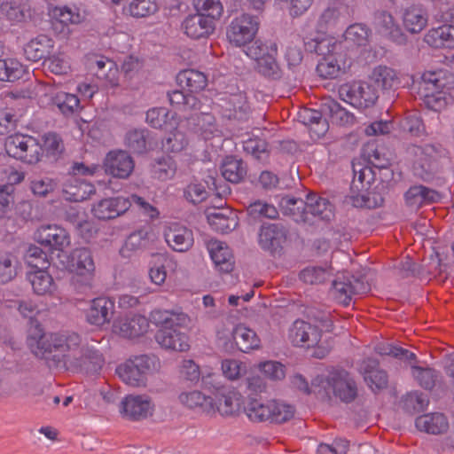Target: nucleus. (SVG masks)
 Masks as SVG:
<instances>
[{"label": "nucleus", "instance_id": "f704fd0d", "mask_svg": "<svg viewBox=\"0 0 454 454\" xmlns=\"http://www.w3.org/2000/svg\"><path fill=\"white\" fill-rule=\"evenodd\" d=\"M232 337L237 347L242 352H248L250 350L256 349L261 345V340L256 333L253 329L242 324L234 327L232 331Z\"/></svg>", "mask_w": 454, "mask_h": 454}, {"label": "nucleus", "instance_id": "cd10ccee", "mask_svg": "<svg viewBox=\"0 0 454 454\" xmlns=\"http://www.w3.org/2000/svg\"><path fill=\"white\" fill-rule=\"evenodd\" d=\"M322 113L327 116L333 124L343 127H350L356 123L355 115L342 107L334 99H326L322 104Z\"/></svg>", "mask_w": 454, "mask_h": 454}, {"label": "nucleus", "instance_id": "72a5a7b5", "mask_svg": "<svg viewBox=\"0 0 454 454\" xmlns=\"http://www.w3.org/2000/svg\"><path fill=\"white\" fill-rule=\"evenodd\" d=\"M94 192L95 188L92 184L75 177H70L63 187L64 198L69 201H82Z\"/></svg>", "mask_w": 454, "mask_h": 454}, {"label": "nucleus", "instance_id": "9d476101", "mask_svg": "<svg viewBox=\"0 0 454 454\" xmlns=\"http://www.w3.org/2000/svg\"><path fill=\"white\" fill-rule=\"evenodd\" d=\"M338 92L341 100L358 109L372 106L378 98L376 89L364 82L344 83Z\"/></svg>", "mask_w": 454, "mask_h": 454}, {"label": "nucleus", "instance_id": "f3484780", "mask_svg": "<svg viewBox=\"0 0 454 454\" xmlns=\"http://www.w3.org/2000/svg\"><path fill=\"white\" fill-rule=\"evenodd\" d=\"M35 239L37 242L62 251L70 243L68 232L62 227L56 224L42 225L35 233Z\"/></svg>", "mask_w": 454, "mask_h": 454}, {"label": "nucleus", "instance_id": "412c9836", "mask_svg": "<svg viewBox=\"0 0 454 454\" xmlns=\"http://www.w3.org/2000/svg\"><path fill=\"white\" fill-rule=\"evenodd\" d=\"M401 20L407 32L419 34L427 27L428 15L422 4H411L402 9Z\"/></svg>", "mask_w": 454, "mask_h": 454}, {"label": "nucleus", "instance_id": "f03ea898", "mask_svg": "<svg viewBox=\"0 0 454 454\" xmlns=\"http://www.w3.org/2000/svg\"><path fill=\"white\" fill-rule=\"evenodd\" d=\"M308 49L323 56L317 66V72L325 79H335L350 67L349 59L341 51V45L333 38L313 40L308 43Z\"/></svg>", "mask_w": 454, "mask_h": 454}, {"label": "nucleus", "instance_id": "f8f14e48", "mask_svg": "<svg viewBox=\"0 0 454 454\" xmlns=\"http://www.w3.org/2000/svg\"><path fill=\"white\" fill-rule=\"evenodd\" d=\"M260 20L257 16L242 14L235 18L227 30V37L235 46H245L251 43L259 29Z\"/></svg>", "mask_w": 454, "mask_h": 454}, {"label": "nucleus", "instance_id": "20e7f679", "mask_svg": "<svg viewBox=\"0 0 454 454\" xmlns=\"http://www.w3.org/2000/svg\"><path fill=\"white\" fill-rule=\"evenodd\" d=\"M212 373L203 376L202 385L211 390L212 414L219 413L222 416H230L237 412L240 406L239 395L235 391L223 386V380H228L223 372Z\"/></svg>", "mask_w": 454, "mask_h": 454}, {"label": "nucleus", "instance_id": "5701e85b", "mask_svg": "<svg viewBox=\"0 0 454 454\" xmlns=\"http://www.w3.org/2000/svg\"><path fill=\"white\" fill-rule=\"evenodd\" d=\"M179 325L161 327L155 339L163 348L185 351L189 348L188 337L178 329Z\"/></svg>", "mask_w": 454, "mask_h": 454}, {"label": "nucleus", "instance_id": "774afa93", "mask_svg": "<svg viewBox=\"0 0 454 454\" xmlns=\"http://www.w3.org/2000/svg\"><path fill=\"white\" fill-rule=\"evenodd\" d=\"M363 377L372 392L376 393L387 387L388 376L386 371H364Z\"/></svg>", "mask_w": 454, "mask_h": 454}, {"label": "nucleus", "instance_id": "6e6d98bb", "mask_svg": "<svg viewBox=\"0 0 454 454\" xmlns=\"http://www.w3.org/2000/svg\"><path fill=\"white\" fill-rule=\"evenodd\" d=\"M314 0H274V6L286 12L292 18L305 14L312 6Z\"/></svg>", "mask_w": 454, "mask_h": 454}, {"label": "nucleus", "instance_id": "338daca9", "mask_svg": "<svg viewBox=\"0 0 454 454\" xmlns=\"http://www.w3.org/2000/svg\"><path fill=\"white\" fill-rule=\"evenodd\" d=\"M156 367H160V361L153 354L131 356L124 364V369H151Z\"/></svg>", "mask_w": 454, "mask_h": 454}, {"label": "nucleus", "instance_id": "9b49d317", "mask_svg": "<svg viewBox=\"0 0 454 454\" xmlns=\"http://www.w3.org/2000/svg\"><path fill=\"white\" fill-rule=\"evenodd\" d=\"M155 404L146 395H127L120 404L121 416L130 421H141L153 415Z\"/></svg>", "mask_w": 454, "mask_h": 454}, {"label": "nucleus", "instance_id": "5fc2aeb1", "mask_svg": "<svg viewBox=\"0 0 454 454\" xmlns=\"http://www.w3.org/2000/svg\"><path fill=\"white\" fill-rule=\"evenodd\" d=\"M176 168V163L172 157L162 156L153 163L152 174L158 180L167 181L175 176Z\"/></svg>", "mask_w": 454, "mask_h": 454}, {"label": "nucleus", "instance_id": "58836bf2", "mask_svg": "<svg viewBox=\"0 0 454 454\" xmlns=\"http://www.w3.org/2000/svg\"><path fill=\"white\" fill-rule=\"evenodd\" d=\"M440 199L437 192L419 185L411 187L405 193V200L409 207L418 208L424 204L435 202Z\"/></svg>", "mask_w": 454, "mask_h": 454}, {"label": "nucleus", "instance_id": "4468645a", "mask_svg": "<svg viewBox=\"0 0 454 454\" xmlns=\"http://www.w3.org/2000/svg\"><path fill=\"white\" fill-rule=\"evenodd\" d=\"M130 207L131 200L127 197H110L95 202L91 213L98 220L107 221L122 215Z\"/></svg>", "mask_w": 454, "mask_h": 454}, {"label": "nucleus", "instance_id": "de8ad7c7", "mask_svg": "<svg viewBox=\"0 0 454 454\" xmlns=\"http://www.w3.org/2000/svg\"><path fill=\"white\" fill-rule=\"evenodd\" d=\"M221 173L225 180L237 184L244 178L247 169L242 160L226 157L222 164Z\"/></svg>", "mask_w": 454, "mask_h": 454}, {"label": "nucleus", "instance_id": "69168bd1", "mask_svg": "<svg viewBox=\"0 0 454 454\" xmlns=\"http://www.w3.org/2000/svg\"><path fill=\"white\" fill-rule=\"evenodd\" d=\"M125 144L133 153H144L146 149V130L145 129L129 130L125 136Z\"/></svg>", "mask_w": 454, "mask_h": 454}, {"label": "nucleus", "instance_id": "7ed1b4c3", "mask_svg": "<svg viewBox=\"0 0 454 454\" xmlns=\"http://www.w3.org/2000/svg\"><path fill=\"white\" fill-rule=\"evenodd\" d=\"M63 256L66 261H61V263L72 275V285L81 292L90 288L96 270L91 251L85 247H79Z\"/></svg>", "mask_w": 454, "mask_h": 454}, {"label": "nucleus", "instance_id": "7c9ffc66", "mask_svg": "<svg viewBox=\"0 0 454 454\" xmlns=\"http://www.w3.org/2000/svg\"><path fill=\"white\" fill-rule=\"evenodd\" d=\"M286 240V231L280 225L270 223L263 225L259 233V244L264 250L274 252Z\"/></svg>", "mask_w": 454, "mask_h": 454}, {"label": "nucleus", "instance_id": "a18cd8bd", "mask_svg": "<svg viewBox=\"0 0 454 454\" xmlns=\"http://www.w3.org/2000/svg\"><path fill=\"white\" fill-rule=\"evenodd\" d=\"M305 210L323 220H330L333 215V206L325 198L317 194H309L305 202Z\"/></svg>", "mask_w": 454, "mask_h": 454}, {"label": "nucleus", "instance_id": "b1692460", "mask_svg": "<svg viewBox=\"0 0 454 454\" xmlns=\"http://www.w3.org/2000/svg\"><path fill=\"white\" fill-rule=\"evenodd\" d=\"M114 312V302L106 297L94 299L86 312L87 321L93 325L102 326L109 323Z\"/></svg>", "mask_w": 454, "mask_h": 454}, {"label": "nucleus", "instance_id": "0eeeda50", "mask_svg": "<svg viewBox=\"0 0 454 454\" xmlns=\"http://www.w3.org/2000/svg\"><path fill=\"white\" fill-rule=\"evenodd\" d=\"M4 148L7 154L27 164L37 163L43 156L41 144L36 138L23 134L6 137Z\"/></svg>", "mask_w": 454, "mask_h": 454}, {"label": "nucleus", "instance_id": "aec40b11", "mask_svg": "<svg viewBox=\"0 0 454 454\" xmlns=\"http://www.w3.org/2000/svg\"><path fill=\"white\" fill-rule=\"evenodd\" d=\"M374 27L379 34L397 44H405L407 37L393 15L386 11L378 12L374 17Z\"/></svg>", "mask_w": 454, "mask_h": 454}, {"label": "nucleus", "instance_id": "4d7b16f0", "mask_svg": "<svg viewBox=\"0 0 454 454\" xmlns=\"http://www.w3.org/2000/svg\"><path fill=\"white\" fill-rule=\"evenodd\" d=\"M0 13L13 23H20L26 20L27 10L16 0H4L0 5Z\"/></svg>", "mask_w": 454, "mask_h": 454}, {"label": "nucleus", "instance_id": "393cba45", "mask_svg": "<svg viewBox=\"0 0 454 454\" xmlns=\"http://www.w3.org/2000/svg\"><path fill=\"white\" fill-rule=\"evenodd\" d=\"M207 248L218 270L228 273L233 270V254L226 243L210 239L207 243Z\"/></svg>", "mask_w": 454, "mask_h": 454}, {"label": "nucleus", "instance_id": "4be33fe9", "mask_svg": "<svg viewBox=\"0 0 454 454\" xmlns=\"http://www.w3.org/2000/svg\"><path fill=\"white\" fill-rule=\"evenodd\" d=\"M374 351L380 356H388L400 361V363L410 369H425L417 358V356L411 350L394 345L391 342L380 341L374 346Z\"/></svg>", "mask_w": 454, "mask_h": 454}, {"label": "nucleus", "instance_id": "c03bdc74", "mask_svg": "<svg viewBox=\"0 0 454 454\" xmlns=\"http://www.w3.org/2000/svg\"><path fill=\"white\" fill-rule=\"evenodd\" d=\"M159 10L156 0H131L123 7V13L136 19L146 18Z\"/></svg>", "mask_w": 454, "mask_h": 454}, {"label": "nucleus", "instance_id": "c9c22d12", "mask_svg": "<svg viewBox=\"0 0 454 454\" xmlns=\"http://www.w3.org/2000/svg\"><path fill=\"white\" fill-rule=\"evenodd\" d=\"M54 47L51 38L41 35L30 40L24 48V54L28 60L38 61L50 54Z\"/></svg>", "mask_w": 454, "mask_h": 454}, {"label": "nucleus", "instance_id": "79ce46f5", "mask_svg": "<svg viewBox=\"0 0 454 454\" xmlns=\"http://www.w3.org/2000/svg\"><path fill=\"white\" fill-rule=\"evenodd\" d=\"M146 122L154 129H171L176 125L174 114L164 107H154L146 113Z\"/></svg>", "mask_w": 454, "mask_h": 454}, {"label": "nucleus", "instance_id": "052dcab7", "mask_svg": "<svg viewBox=\"0 0 454 454\" xmlns=\"http://www.w3.org/2000/svg\"><path fill=\"white\" fill-rule=\"evenodd\" d=\"M25 69L16 59L0 58V81L13 82L22 76Z\"/></svg>", "mask_w": 454, "mask_h": 454}, {"label": "nucleus", "instance_id": "bb28decb", "mask_svg": "<svg viewBox=\"0 0 454 454\" xmlns=\"http://www.w3.org/2000/svg\"><path fill=\"white\" fill-rule=\"evenodd\" d=\"M415 427L418 430L427 434H441L448 431L450 424L443 413L430 412L417 417Z\"/></svg>", "mask_w": 454, "mask_h": 454}, {"label": "nucleus", "instance_id": "bf43d9fd", "mask_svg": "<svg viewBox=\"0 0 454 454\" xmlns=\"http://www.w3.org/2000/svg\"><path fill=\"white\" fill-rule=\"evenodd\" d=\"M19 262L10 252H0V283L12 280L17 274Z\"/></svg>", "mask_w": 454, "mask_h": 454}, {"label": "nucleus", "instance_id": "473e14b6", "mask_svg": "<svg viewBox=\"0 0 454 454\" xmlns=\"http://www.w3.org/2000/svg\"><path fill=\"white\" fill-rule=\"evenodd\" d=\"M207 217L212 229L218 232L227 233L238 226L237 215L227 208L209 212Z\"/></svg>", "mask_w": 454, "mask_h": 454}, {"label": "nucleus", "instance_id": "4c0bfd02", "mask_svg": "<svg viewBox=\"0 0 454 454\" xmlns=\"http://www.w3.org/2000/svg\"><path fill=\"white\" fill-rule=\"evenodd\" d=\"M176 81L182 89H186L192 93L204 90L207 83L206 75L194 69L181 71L176 76Z\"/></svg>", "mask_w": 454, "mask_h": 454}, {"label": "nucleus", "instance_id": "c756f323", "mask_svg": "<svg viewBox=\"0 0 454 454\" xmlns=\"http://www.w3.org/2000/svg\"><path fill=\"white\" fill-rule=\"evenodd\" d=\"M211 395H206L199 390L184 391L178 395L179 403L185 408L205 414H212Z\"/></svg>", "mask_w": 454, "mask_h": 454}, {"label": "nucleus", "instance_id": "dca6fc26", "mask_svg": "<svg viewBox=\"0 0 454 454\" xmlns=\"http://www.w3.org/2000/svg\"><path fill=\"white\" fill-rule=\"evenodd\" d=\"M289 339L295 346L314 348L321 339V331L316 325L296 320L289 330Z\"/></svg>", "mask_w": 454, "mask_h": 454}, {"label": "nucleus", "instance_id": "2eb2a0df", "mask_svg": "<svg viewBox=\"0 0 454 454\" xmlns=\"http://www.w3.org/2000/svg\"><path fill=\"white\" fill-rule=\"evenodd\" d=\"M163 235L168 246L176 252H186L194 243L192 230L179 223L172 222L166 223Z\"/></svg>", "mask_w": 454, "mask_h": 454}, {"label": "nucleus", "instance_id": "ddd939ff", "mask_svg": "<svg viewBox=\"0 0 454 454\" xmlns=\"http://www.w3.org/2000/svg\"><path fill=\"white\" fill-rule=\"evenodd\" d=\"M149 327V320L145 316L129 313L117 317L113 323L112 330L121 338L134 340L144 336Z\"/></svg>", "mask_w": 454, "mask_h": 454}, {"label": "nucleus", "instance_id": "a19ab883", "mask_svg": "<svg viewBox=\"0 0 454 454\" xmlns=\"http://www.w3.org/2000/svg\"><path fill=\"white\" fill-rule=\"evenodd\" d=\"M270 409H273L271 407V400L262 403L261 399L250 397L247 399L245 411L251 421L270 422V417L272 416V414L270 415Z\"/></svg>", "mask_w": 454, "mask_h": 454}, {"label": "nucleus", "instance_id": "1a4fd4ad", "mask_svg": "<svg viewBox=\"0 0 454 454\" xmlns=\"http://www.w3.org/2000/svg\"><path fill=\"white\" fill-rule=\"evenodd\" d=\"M327 376L320 380L322 386H325V391L321 397H329L330 391L341 402L351 403L357 396L356 381L349 376L347 371H329Z\"/></svg>", "mask_w": 454, "mask_h": 454}, {"label": "nucleus", "instance_id": "ea45409f", "mask_svg": "<svg viewBox=\"0 0 454 454\" xmlns=\"http://www.w3.org/2000/svg\"><path fill=\"white\" fill-rule=\"evenodd\" d=\"M27 278L34 292L38 295L51 294L55 288L53 278L45 269L31 270L27 273Z\"/></svg>", "mask_w": 454, "mask_h": 454}, {"label": "nucleus", "instance_id": "37998d69", "mask_svg": "<svg viewBox=\"0 0 454 454\" xmlns=\"http://www.w3.org/2000/svg\"><path fill=\"white\" fill-rule=\"evenodd\" d=\"M324 378V375H318L314 378L309 384L307 379L299 372H295L293 376L290 377V386L305 394L310 395L315 394L317 395H321L322 392L325 391V386H322L320 383V380Z\"/></svg>", "mask_w": 454, "mask_h": 454}, {"label": "nucleus", "instance_id": "c85d7f7f", "mask_svg": "<svg viewBox=\"0 0 454 454\" xmlns=\"http://www.w3.org/2000/svg\"><path fill=\"white\" fill-rule=\"evenodd\" d=\"M97 77L107 89H116L120 85L119 70L115 63L106 58H99L93 62Z\"/></svg>", "mask_w": 454, "mask_h": 454}, {"label": "nucleus", "instance_id": "09e8293b", "mask_svg": "<svg viewBox=\"0 0 454 454\" xmlns=\"http://www.w3.org/2000/svg\"><path fill=\"white\" fill-rule=\"evenodd\" d=\"M88 15L89 12L82 4L72 7L64 6L54 10V16L58 18L60 22L67 24H81L86 20Z\"/></svg>", "mask_w": 454, "mask_h": 454}, {"label": "nucleus", "instance_id": "0e129e2a", "mask_svg": "<svg viewBox=\"0 0 454 454\" xmlns=\"http://www.w3.org/2000/svg\"><path fill=\"white\" fill-rule=\"evenodd\" d=\"M25 262L34 270L47 269L49 261L46 253L36 246H30L24 255Z\"/></svg>", "mask_w": 454, "mask_h": 454}, {"label": "nucleus", "instance_id": "a211bd4d", "mask_svg": "<svg viewBox=\"0 0 454 454\" xmlns=\"http://www.w3.org/2000/svg\"><path fill=\"white\" fill-rule=\"evenodd\" d=\"M105 171L119 178H127L134 169V161L124 151H111L104 160Z\"/></svg>", "mask_w": 454, "mask_h": 454}, {"label": "nucleus", "instance_id": "13d9d810", "mask_svg": "<svg viewBox=\"0 0 454 454\" xmlns=\"http://www.w3.org/2000/svg\"><path fill=\"white\" fill-rule=\"evenodd\" d=\"M151 316L153 322L156 325H161L162 327L184 325L187 322V316L184 313L155 309L152 312Z\"/></svg>", "mask_w": 454, "mask_h": 454}, {"label": "nucleus", "instance_id": "39448f33", "mask_svg": "<svg viewBox=\"0 0 454 454\" xmlns=\"http://www.w3.org/2000/svg\"><path fill=\"white\" fill-rule=\"evenodd\" d=\"M229 380H239V387H245L247 399L265 393L272 384L283 380L285 371H220Z\"/></svg>", "mask_w": 454, "mask_h": 454}, {"label": "nucleus", "instance_id": "8fccbe9b", "mask_svg": "<svg viewBox=\"0 0 454 454\" xmlns=\"http://www.w3.org/2000/svg\"><path fill=\"white\" fill-rule=\"evenodd\" d=\"M427 41L435 47L454 49V26L444 25L431 30L427 36Z\"/></svg>", "mask_w": 454, "mask_h": 454}, {"label": "nucleus", "instance_id": "680f3d73", "mask_svg": "<svg viewBox=\"0 0 454 454\" xmlns=\"http://www.w3.org/2000/svg\"><path fill=\"white\" fill-rule=\"evenodd\" d=\"M244 151L259 161H265L269 157L268 144L257 137H249L243 142Z\"/></svg>", "mask_w": 454, "mask_h": 454}, {"label": "nucleus", "instance_id": "6ab92c4d", "mask_svg": "<svg viewBox=\"0 0 454 454\" xmlns=\"http://www.w3.org/2000/svg\"><path fill=\"white\" fill-rule=\"evenodd\" d=\"M365 291L366 287L363 282L354 277L342 275L333 281L332 294L338 302L347 306L354 294Z\"/></svg>", "mask_w": 454, "mask_h": 454}, {"label": "nucleus", "instance_id": "3c124183", "mask_svg": "<svg viewBox=\"0 0 454 454\" xmlns=\"http://www.w3.org/2000/svg\"><path fill=\"white\" fill-rule=\"evenodd\" d=\"M51 103L64 115H71L81 108L78 97L65 91H59L52 96Z\"/></svg>", "mask_w": 454, "mask_h": 454}, {"label": "nucleus", "instance_id": "864d4df0", "mask_svg": "<svg viewBox=\"0 0 454 454\" xmlns=\"http://www.w3.org/2000/svg\"><path fill=\"white\" fill-rule=\"evenodd\" d=\"M371 80L379 89H392L398 83L395 70L385 66L375 67L372 73Z\"/></svg>", "mask_w": 454, "mask_h": 454}, {"label": "nucleus", "instance_id": "6e6552de", "mask_svg": "<svg viewBox=\"0 0 454 454\" xmlns=\"http://www.w3.org/2000/svg\"><path fill=\"white\" fill-rule=\"evenodd\" d=\"M421 89L428 107L437 111L445 105L442 92L452 84V76L444 70L427 71L422 74Z\"/></svg>", "mask_w": 454, "mask_h": 454}, {"label": "nucleus", "instance_id": "e2e57ef3", "mask_svg": "<svg viewBox=\"0 0 454 454\" xmlns=\"http://www.w3.org/2000/svg\"><path fill=\"white\" fill-rule=\"evenodd\" d=\"M428 397L418 391L407 393L403 398V409L409 412H419L427 408Z\"/></svg>", "mask_w": 454, "mask_h": 454}, {"label": "nucleus", "instance_id": "2f4dec72", "mask_svg": "<svg viewBox=\"0 0 454 454\" xmlns=\"http://www.w3.org/2000/svg\"><path fill=\"white\" fill-rule=\"evenodd\" d=\"M223 115L228 119L244 120L249 113L247 98L242 93L231 95L221 105Z\"/></svg>", "mask_w": 454, "mask_h": 454}, {"label": "nucleus", "instance_id": "423d86ee", "mask_svg": "<svg viewBox=\"0 0 454 454\" xmlns=\"http://www.w3.org/2000/svg\"><path fill=\"white\" fill-rule=\"evenodd\" d=\"M246 54L254 60L256 70L262 75L278 79L281 76V70L277 62L278 47L272 42L254 41L247 50Z\"/></svg>", "mask_w": 454, "mask_h": 454}, {"label": "nucleus", "instance_id": "49530a36", "mask_svg": "<svg viewBox=\"0 0 454 454\" xmlns=\"http://www.w3.org/2000/svg\"><path fill=\"white\" fill-rule=\"evenodd\" d=\"M333 275L332 268L326 263L323 265H309L300 272L301 281L310 285L324 283Z\"/></svg>", "mask_w": 454, "mask_h": 454}, {"label": "nucleus", "instance_id": "e433bc0d", "mask_svg": "<svg viewBox=\"0 0 454 454\" xmlns=\"http://www.w3.org/2000/svg\"><path fill=\"white\" fill-rule=\"evenodd\" d=\"M195 132L206 141L221 138L223 136V130L216 122L215 116L207 113H202L197 116Z\"/></svg>", "mask_w": 454, "mask_h": 454}, {"label": "nucleus", "instance_id": "f257e3e1", "mask_svg": "<svg viewBox=\"0 0 454 454\" xmlns=\"http://www.w3.org/2000/svg\"><path fill=\"white\" fill-rule=\"evenodd\" d=\"M81 342L77 333L43 334L39 327L27 337L31 352L45 360L50 368L101 369L105 365L102 353L92 347L81 346Z\"/></svg>", "mask_w": 454, "mask_h": 454}, {"label": "nucleus", "instance_id": "603ef678", "mask_svg": "<svg viewBox=\"0 0 454 454\" xmlns=\"http://www.w3.org/2000/svg\"><path fill=\"white\" fill-rule=\"evenodd\" d=\"M44 66L48 71L56 75H67L72 72L69 57L64 52L49 55L44 60Z\"/></svg>", "mask_w": 454, "mask_h": 454}, {"label": "nucleus", "instance_id": "a878e982", "mask_svg": "<svg viewBox=\"0 0 454 454\" xmlns=\"http://www.w3.org/2000/svg\"><path fill=\"white\" fill-rule=\"evenodd\" d=\"M182 27L187 36L192 39H200L213 33L215 22L209 17L196 13L186 17Z\"/></svg>", "mask_w": 454, "mask_h": 454}]
</instances>
